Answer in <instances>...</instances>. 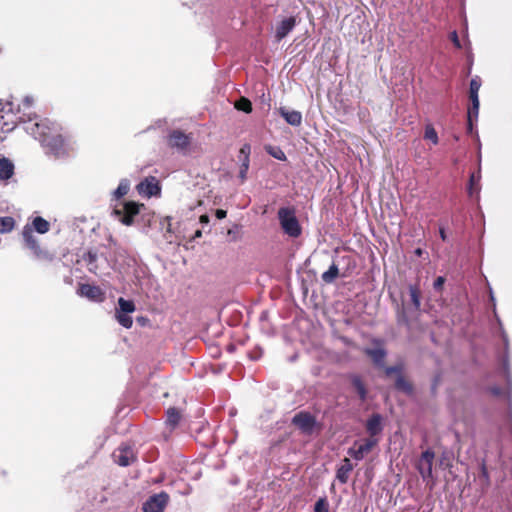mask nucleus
<instances>
[{"mask_svg":"<svg viewBox=\"0 0 512 512\" xmlns=\"http://www.w3.org/2000/svg\"><path fill=\"white\" fill-rule=\"evenodd\" d=\"M78 294L93 302H103L105 300V293L102 289L90 284H81L78 289Z\"/></svg>","mask_w":512,"mask_h":512,"instance_id":"obj_15","label":"nucleus"},{"mask_svg":"<svg viewBox=\"0 0 512 512\" xmlns=\"http://www.w3.org/2000/svg\"><path fill=\"white\" fill-rule=\"evenodd\" d=\"M250 159L242 160L239 170V178L243 183L247 179V173L249 170Z\"/></svg>","mask_w":512,"mask_h":512,"instance_id":"obj_36","label":"nucleus"},{"mask_svg":"<svg viewBox=\"0 0 512 512\" xmlns=\"http://www.w3.org/2000/svg\"><path fill=\"white\" fill-rule=\"evenodd\" d=\"M32 104L33 98L26 96L23 100L22 114L20 105L17 106V111H14V103L12 101H7L4 105H2L0 109V120L7 118L1 127L2 132H10L17 126L18 122H26L24 117L28 114L25 113V110L30 108Z\"/></svg>","mask_w":512,"mask_h":512,"instance_id":"obj_1","label":"nucleus"},{"mask_svg":"<svg viewBox=\"0 0 512 512\" xmlns=\"http://www.w3.org/2000/svg\"><path fill=\"white\" fill-rule=\"evenodd\" d=\"M196 236H197V237H200V236H201V231H197V232H196Z\"/></svg>","mask_w":512,"mask_h":512,"instance_id":"obj_49","label":"nucleus"},{"mask_svg":"<svg viewBox=\"0 0 512 512\" xmlns=\"http://www.w3.org/2000/svg\"><path fill=\"white\" fill-rule=\"evenodd\" d=\"M490 298L492 301H494V296H493L492 292H490Z\"/></svg>","mask_w":512,"mask_h":512,"instance_id":"obj_50","label":"nucleus"},{"mask_svg":"<svg viewBox=\"0 0 512 512\" xmlns=\"http://www.w3.org/2000/svg\"><path fill=\"white\" fill-rule=\"evenodd\" d=\"M200 222L203 223V224L209 223V217L207 215H202L200 217Z\"/></svg>","mask_w":512,"mask_h":512,"instance_id":"obj_46","label":"nucleus"},{"mask_svg":"<svg viewBox=\"0 0 512 512\" xmlns=\"http://www.w3.org/2000/svg\"><path fill=\"white\" fill-rule=\"evenodd\" d=\"M135 309L136 307L133 301L120 297L118 299V308L116 309L115 313V317L118 323L124 328H131L133 321L129 314L133 313Z\"/></svg>","mask_w":512,"mask_h":512,"instance_id":"obj_6","label":"nucleus"},{"mask_svg":"<svg viewBox=\"0 0 512 512\" xmlns=\"http://www.w3.org/2000/svg\"><path fill=\"white\" fill-rule=\"evenodd\" d=\"M444 283H445V278L442 277V276H439L434 281L433 287H434L435 290H440V289H442Z\"/></svg>","mask_w":512,"mask_h":512,"instance_id":"obj_41","label":"nucleus"},{"mask_svg":"<svg viewBox=\"0 0 512 512\" xmlns=\"http://www.w3.org/2000/svg\"><path fill=\"white\" fill-rule=\"evenodd\" d=\"M59 130V125H56V132L49 133L47 135V141L41 142V144L48 149V152L56 157L63 156L66 153L64 139L59 133Z\"/></svg>","mask_w":512,"mask_h":512,"instance_id":"obj_8","label":"nucleus"},{"mask_svg":"<svg viewBox=\"0 0 512 512\" xmlns=\"http://www.w3.org/2000/svg\"><path fill=\"white\" fill-rule=\"evenodd\" d=\"M115 463L119 466L127 467L136 461L137 456L132 446L122 444L112 454Z\"/></svg>","mask_w":512,"mask_h":512,"instance_id":"obj_9","label":"nucleus"},{"mask_svg":"<svg viewBox=\"0 0 512 512\" xmlns=\"http://www.w3.org/2000/svg\"><path fill=\"white\" fill-rule=\"evenodd\" d=\"M15 226V220L10 217H0V233H8L13 230Z\"/></svg>","mask_w":512,"mask_h":512,"instance_id":"obj_29","label":"nucleus"},{"mask_svg":"<svg viewBox=\"0 0 512 512\" xmlns=\"http://www.w3.org/2000/svg\"><path fill=\"white\" fill-rule=\"evenodd\" d=\"M367 355L371 357L373 362L376 365L382 366L384 362V358L386 356V352L381 348L376 349H367L366 350Z\"/></svg>","mask_w":512,"mask_h":512,"instance_id":"obj_23","label":"nucleus"},{"mask_svg":"<svg viewBox=\"0 0 512 512\" xmlns=\"http://www.w3.org/2000/svg\"><path fill=\"white\" fill-rule=\"evenodd\" d=\"M130 189V181L128 179H122L114 191V197L120 199L125 196Z\"/></svg>","mask_w":512,"mask_h":512,"instance_id":"obj_27","label":"nucleus"},{"mask_svg":"<svg viewBox=\"0 0 512 512\" xmlns=\"http://www.w3.org/2000/svg\"><path fill=\"white\" fill-rule=\"evenodd\" d=\"M30 227L32 228V231L36 230L40 234H45L49 231L50 224L42 217H35L32 222V226Z\"/></svg>","mask_w":512,"mask_h":512,"instance_id":"obj_22","label":"nucleus"},{"mask_svg":"<svg viewBox=\"0 0 512 512\" xmlns=\"http://www.w3.org/2000/svg\"><path fill=\"white\" fill-rule=\"evenodd\" d=\"M440 237L443 241L446 240V233H445V230L443 228H440Z\"/></svg>","mask_w":512,"mask_h":512,"instance_id":"obj_47","label":"nucleus"},{"mask_svg":"<svg viewBox=\"0 0 512 512\" xmlns=\"http://www.w3.org/2000/svg\"><path fill=\"white\" fill-rule=\"evenodd\" d=\"M189 143V136L183 133L182 131L174 130L169 135L168 144L171 147L184 149L189 145Z\"/></svg>","mask_w":512,"mask_h":512,"instance_id":"obj_16","label":"nucleus"},{"mask_svg":"<svg viewBox=\"0 0 512 512\" xmlns=\"http://www.w3.org/2000/svg\"><path fill=\"white\" fill-rule=\"evenodd\" d=\"M14 175V164L13 162L2 157L0 159V181H7Z\"/></svg>","mask_w":512,"mask_h":512,"instance_id":"obj_19","label":"nucleus"},{"mask_svg":"<svg viewBox=\"0 0 512 512\" xmlns=\"http://www.w3.org/2000/svg\"><path fill=\"white\" fill-rule=\"evenodd\" d=\"M296 26L294 16L285 17L278 21L274 27V37L276 42L283 40Z\"/></svg>","mask_w":512,"mask_h":512,"instance_id":"obj_12","label":"nucleus"},{"mask_svg":"<svg viewBox=\"0 0 512 512\" xmlns=\"http://www.w3.org/2000/svg\"><path fill=\"white\" fill-rule=\"evenodd\" d=\"M435 458V453L431 450H426L421 454L418 462V470L424 480L432 478V467Z\"/></svg>","mask_w":512,"mask_h":512,"instance_id":"obj_14","label":"nucleus"},{"mask_svg":"<svg viewBox=\"0 0 512 512\" xmlns=\"http://www.w3.org/2000/svg\"><path fill=\"white\" fill-rule=\"evenodd\" d=\"M480 174L478 173V175H475V174H472L471 177H470V180H469V185H468V194L470 196H473L474 194H477L479 193L480 191V187L478 185L479 181H480Z\"/></svg>","mask_w":512,"mask_h":512,"instance_id":"obj_31","label":"nucleus"},{"mask_svg":"<svg viewBox=\"0 0 512 512\" xmlns=\"http://www.w3.org/2000/svg\"><path fill=\"white\" fill-rule=\"evenodd\" d=\"M65 281H66L67 283H71V281H72V280H71L70 278H67Z\"/></svg>","mask_w":512,"mask_h":512,"instance_id":"obj_51","label":"nucleus"},{"mask_svg":"<svg viewBox=\"0 0 512 512\" xmlns=\"http://www.w3.org/2000/svg\"><path fill=\"white\" fill-rule=\"evenodd\" d=\"M469 97H470L472 106H474V108H479L478 94H469Z\"/></svg>","mask_w":512,"mask_h":512,"instance_id":"obj_44","label":"nucleus"},{"mask_svg":"<svg viewBox=\"0 0 512 512\" xmlns=\"http://www.w3.org/2000/svg\"><path fill=\"white\" fill-rule=\"evenodd\" d=\"M382 417L379 414H373L366 423L367 432L370 435V438H374V436L378 435L382 431Z\"/></svg>","mask_w":512,"mask_h":512,"instance_id":"obj_18","label":"nucleus"},{"mask_svg":"<svg viewBox=\"0 0 512 512\" xmlns=\"http://www.w3.org/2000/svg\"><path fill=\"white\" fill-rule=\"evenodd\" d=\"M278 219L283 231L290 237L296 238L301 234V227L293 209L282 207L278 210Z\"/></svg>","mask_w":512,"mask_h":512,"instance_id":"obj_3","label":"nucleus"},{"mask_svg":"<svg viewBox=\"0 0 512 512\" xmlns=\"http://www.w3.org/2000/svg\"><path fill=\"white\" fill-rule=\"evenodd\" d=\"M83 261L86 263L88 270L90 272L96 273L97 268H98L96 265V261H97V253L96 252L88 251L86 254H84Z\"/></svg>","mask_w":512,"mask_h":512,"instance_id":"obj_25","label":"nucleus"},{"mask_svg":"<svg viewBox=\"0 0 512 512\" xmlns=\"http://www.w3.org/2000/svg\"><path fill=\"white\" fill-rule=\"evenodd\" d=\"M469 97H470L472 106H474V108H479L478 94H469Z\"/></svg>","mask_w":512,"mask_h":512,"instance_id":"obj_43","label":"nucleus"},{"mask_svg":"<svg viewBox=\"0 0 512 512\" xmlns=\"http://www.w3.org/2000/svg\"><path fill=\"white\" fill-rule=\"evenodd\" d=\"M479 113V108H474L471 106L468 110V131L471 133L473 130V120H477Z\"/></svg>","mask_w":512,"mask_h":512,"instance_id":"obj_35","label":"nucleus"},{"mask_svg":"<svg viewBox=\"0 0 512 512\" xmlns=\"http://www.w3.org/2000/svg\"><path fill=\"white\" fill-rule=\"evenodd\" d=\"M450 39L451 41L453 42V44L457 47V48H461V43H460V40L458 38V34L456 31H453L451 34H450Z\"/></svg>","mask_w":512,"mask_h":512,"instance_id":"obj_42","label":"nucleus"},{"mask_svg":"<svg viewBox=\"0 0 512 512\" xmlns=\"http://www.w3.org/2000/svg\"><path fill=\"white\" fill-rule=\"evenodd\" d=\"M424 139L429 140L434 145L438 144L439 138L432 124H427L425 126Z\"/></svg>","mask_w":512,"mask_h":512,"instance_id":"obj_32","label":"nucleus"},{"mask_svg":"<svg viewBox=\"0 0 512 512\" xmlns=\"http://www.w3.org/2000/svg\"><path fill=\"white\" fill-rule=\"evenodd\" d=\"M416 253H417L418 255H420V254H421V250H420V249H417Z\"/></svg>","mask_w":512,"mask_h":512,"instance_id":"obj_52","label":"nucleus"},{"mask_svg":"<svg viewBox=\"0 0 512 512\" xmlns=\"http://www.w3.org/2000/svg\"><path fill=\"white\" fill-rule=\"evenodd\" d=\"M226 215H227V212H226L225 210L218 209V210L216 211V217H217L218 219H223V218H225V217H226Z\"/></svg>","mask_w":512,"mask_h":512,"instance_id":"obj_45","label":"nucleus"},{"mask_svg":"<svg viewBox=\"0 0 512 512\" xmlns=\"http://www.w3.org/2000/svg\"><path fill=\"white\" fill-rule=\"evenodd\" d=\"M378 443V439L376 438H368L365 439L363 443L359 444L356 447L357 443H355L354 447L348 449V454L353 457L355 460H362L365 455H367Z\"/></svg>","mask_w":512,"mask_h":512,"instance_id":"obj_13","label":"nucleus"},{"mask_svg":"<svg viewBox=\"0 0 512 512\" xmlns=\"http://www.w3.org/2000/svg\"><path fill=\"white\" fill-rule=\"evenodd\" d=\"M167 419H166V423L173 429L175 428L180 419H181V415H180V412L174 408V407H171L167 410Z\"/></svg>","mask_w":512,"mask_h":512,"instance_id":"obj_24","label":"nucleus"},{"mask_svg":"<svg viewBox=\"0 0 512 512\" xmlns=\"http://www.w3.org/2000/svg\"><path fill=\"white\" fill-rule=\"evenodd\" d=\"M169 501L165 492L154 494L143 504V512H163Z\"/></svg>","mask_w":512,"mask_h":512,"instance_id":"obj_11","label":"nucleus"},{"mask_svg":"<svg viewBox=\"0 0 512 512\" xmlns=\"http://www.w3.org/2000/svg\"><path fill=\"white\" fill-rule=\"evenodd\" d=\"M279 114L292 126H300L302 123V114L299 111L288 110L285 107H280Z\"/></svg>","mask_w":512,"mask_h":512,"instance_id":"obj_17","label":"nucleus"},{"mask_svg":"<svg viewBox=\"0 0 512 512\" xmlns=\"http://www.w3.org/2000/svg\"><path fill=\"white\" fill-rule=\"evenodd\" d=\"M137 191L141 196L151 198L158 196L161 193V187L159 181L154 176L146 177L137 185Z\"/></svg>","mask_w":512,"mask_h":512,"instance_id":"obj_10","label":"nucleus"},{"mask_svg":"<svg viewBox=\"0 0 512 512\" xmlns=\"http://www.w3.org/2000/svg\"><path fill=\"white\" fill-rule=\"evenodd\" d=\"M145 209L144 204H139L133 201L123 202L121 207H116L113 214L124 225L130 226L134 222V217L140 214Z\"/></svg>","mask_w":512,"mask_h":512,"instance_id":"obj_5","label":"nucleus"},{"mask_svg":"<svg viewBox=\"0 0 512 512\" xmlns=\"http://www.w3.org/2000/svg\"><path fill=\"white\" fill-rule=\"evenodd\" d=\"M22 237L25 243V247L32 252L34 259L46 262L53 261L54 255L40 246L38 239L33 234L30 225L27 224L24 226Z\"/></svg>","mask_w":512,"mask_h":512,"instance_id":"obj_2","label":"nucleus"},{"mask_svg":"<svg viewBox=\"0 0 512 512\" xmlns=\"http://www.w3.org/2000/svg\"><path fill=\"white\" fill-rule=\"evenodd\" d=\"M265 150L270 156H272L273 158H275L277 160H280V161L286 160L285 153L278 146L267 145V146H265Z\"/></svg>","mask_w":512,"mask_h":512,"instance_id":"obj_26","label":"nucleus"},{"mask_svg":"<svg viewBox=\"0 0 512 512\" xmlns=\"http://www.w3.org/2000/svg\"><path fill=\"white\" fill-rule=\"evenodd\" d=\"M409 293H410V298H411V301L414 305V308L415 310H419L420 309V305H421V302H420V298H421V293H420V290L417 286L415 285H410L409 286Z\"/></svg>","mask_w":512,"mask_h":512,"instance_id":"obj_30","label":"nucleus"},{"mask_svg":"<svg viewBox=\"0 0 512 512\" xmlns=\"http://www.w3.org/2000/svg\"><path fill=\"white\" fill-rule=\"evenodd\" d=\"M385 373L387 376H390L392 374H401V367L400 366H390L385 369Z\"/></svg>","mask_w":512,"mask_h":512,"instance_id":"obj_40","label":"nucleus"},{"mask_svg":"<svg viewBox=\"0 0 512 512\" xmlns=\"http://www.w3.org/2000/svg\"><path fill=\"white\" fill-rule=\"evenodd\" d=\"M315 512H329L328 510V504L326 499L320 498L316 503L314 507Z\"/></svg>","mask_w":512,"mask_h":512,"instance_id":"obj_38","label":"nucleus"},{"mask_svg":"<svg viewBox=\"0 0 512 512\" xmlns=\"http://www.w3.org/2000/svg\"><path fill=\"white\" fill-rule=\"evenodd\" d=\"M353 470V465L348 458L343 460L342 465L337 469L336 478L340 483L345 484L348 481L349 474Z\"/></svg>","mask_w":512,"mask_h":512,"instance_id":"obj_20","label":"nucleus"},{"mask_svg":"<svg viewBox=\"0 0 512 512\" xmlns=\"http://www.w3.org/2000/svg\"><path fill=\"white\" fill-rule=\"evenodd\" d=\"M235 108L246 113H250L252 111V104L248 99L241 98L239 101L236 102Z\"/></svg>","mask_w":512,"mask_h":512,"instance_id":"obj_34","label":"nucleus"},{"mask_svg":"<svg viewBox=\"0 0 512 512\" xmlns=\"http://www.w3.org/2000/svg\"><path fill=\"white\" fill-rule=\"evenodd\" d=\"M338 276V266L335 263H332L329 269L322 274L321 279L324 283L331 284L337 279Z\"/></svg>","mask_w":512,"mask_h":512,"instance_id":"obj_21","label":"nucleus"},{"mask_svg":"<svg viewBox=\"0 0 512 512\" xmlns=\"http://www.w3.org/2000/svg\"><path fill=\"white\" fill-rule=\"evenodd\" d=\"M28 123L25 126V131L37 139L40 143L47 141V135L52 132H56L55 123L50 122L49 120H43L41 122H31L32 117L29 113L27 115Z\"/></svg>","mask_w":512,"mask_h":512,"instance_id":"obj_4","label":"nucleus"},{"mask_svg":"<svg viewBox=\"0 0 512 512\" xmlns=\"http://www.w3.org/2000/svg\"><path fill=\"white\" fill-rule=\"evenodd\" d=\"M502 339H503L505 346L507 347L508 346V338L504 332H502Z\"/></svg>","mask_w":512,"mask_h":512,"instance_id":"obj_48","label":"nucleus"},{"mask_svg":"<svg viewBox=\"0 0 512 512\" xmlns=\"http://www.w3.org/2000/svg\"><path fill=\"white\" fill-rule=\"evenodd\" d=\"M352 385L355 388V390H356L357 394L359 395L360 399L361 400H365L367 392H366V388H365L362 380L360 379V377L353 376L352 377Z\"/></svg>","mask_w":512,"mask_h":512,"instance_id":"obj_28","label":"nucleus"},{"mask_svg":"<svg viewBox=\"0 0 512 512\" xmlns=\"http://www.w3.org/2000/svg\"><path fill=\"white\" fill-rule=\"evenodd\" d=\"M250 151H251V147L249 144H244L241 149H240V159L241 161L242 160H246V159H249V155H250Z\"/></svg>","mask_w":512,"mask_h":512,"instance_id":"obj_39","label":"nucleus"},{"mask_svg":"<svg viewBox=\"0 0 512 512\" xmlns=\"http://www.w3.org/2000/svg\"><path fill=\"white\" fill-rule=\"evenodd\" d=\"M481 87V80L478 77L471 79L469 94H478Z\"/></svg>","mask_w":512,"mask_h":512,"instance_id":"obj_37","label":"nucleus"},{"mask_svg":"<svg viewBox=\"0 0 512 512\" xmlns=\"http://www.w3.org/2000/svg\"><path fill=\"white\" fill-rule=\"evenodd\" d=\"M292 424L295 425L303 434L311 435L315 431L317 421L309 412L301 411L292 418Z\"/></svg>","mask_w":512,"mask_h":512,"instance_id":"obj_7","label":"nucleus"},{"mask_svg":"<svg viewBox=\"0 0 512 512\" xmlns=\"http://www.w3.org/2000/svg\"><path fill=\"white\" fill-rule=\"evenodd\" d=\"M395 386L398 390H401L407 394L412 392V386L405 380V378L399 374L396 378Z\"/></svg>","mask_w":512,"mask_h":512,"instance_id":"obj_33","label":"nucleus"}]
</instances>
